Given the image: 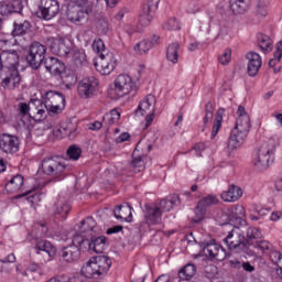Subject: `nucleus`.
<instances>
[{
    "instance_id": "obj_1",
    "label": "nucleus",
    "mask_w": 282,
    "mask_h": 282,
    "mask_svg": "<svg viewBox=\"0 0 282 282\" xmlns=\"http://www.w3.org/2000/svg\"><path fill=\"white\" fill-rule=\"evenodd\" d=\"M237 113L238 118L229 137L228 149H239V145L242 142H246L248 133H250V116L246 112V108L243 106H239Z\"/></svg>"
},
{
    "instance_id": "obj_2",
    "label": "nucleus",
    "mask_w": 282,
    "mask_h": 282,
    "mask_svg": "<svg viewBox=\"0 0 282 282\" xmlns=\"http://www.w3.org/2000/svg\"><path fill=\"white\" fill-rule=\"evenodd\" d=\"M111 263V258L108 256L93 257L83 265L80 274L86 279H100V276H105L109 272Z\"/></svg>"
},
{
    "instance_id": "obj_3",
    "label": "nucleus",
    "mask_w": 282,
    "mask_h": 282,
    "mask_svg": "<svg viewBox=\"0 0 282 282\" xmlns=\"http://www.w3.org/2000/svg\"><path fill=\"white\" fill-rule=\"evenodd\" d=\"M279 147V141L269 139L258 150V156L254 161V166L258 171H265L270 167V162H274V153Z\"/></svg>"
},
{
    "instance_id": "obj_4",
    "label": "nucleus",
    "mask_w": 282,
    "mask_h": 282,
    "mask_svg": "<svg viewBox=\"0 0 282 282\" xmlns=\"http://www.w3.org/2000/svg\"><path fill=\"white\" fill-rule=\"evenodd\" d=\"M90 14H94V1L68 6L66 11L68 21L76 25H85L89 21Z\"/></svg>"
},
{
    "instance_id": "obj_5",
    "label": "nucleus",
    "mask_w": 282,
    "mask_h": 282,
    "mask_svg": "<svg viewBox=\"0 0 282 282\" xmlns=\"http://www.w3.org/2000/svg\"><path fill=\"white\" fill-rule=\"evenodd\" d=\"M42 172L44 175L54 177L56 182H61L67 177V165L58 155L47 156L42 161Z\"/></svg>"
},
{
    "instance_id": "obj_6",
    "label": "nucleus",
    "mask_w": 282,
    "mask_h": 282,
    "mask_svg": "<svg viewBox=\"0 0 282 282\" xmlns=\"http://www.w3.org/2000/svg\"><path fill=\"white\" fill-rule=\"evenodd\" d=\"M228 250H237L243 252L248 257H254V250L246 247V236L239 227H234L224 239Z\"/></svg>"
},
{
    "instance_id": "obj_7",
    "label": "nucleus",
    "mask_w": 282,
    "mask_h": 282,
    "mask_svg": "<svg viewBox=\"0 0 282 282\" xmlns=\"http://www.w3.org/2000/svg\"><path fill=\"white\" fill-rule=\"evenodd\" d=\"M45 54H47V47L40 42H33L29 47L25 61L32 69L36 70L45 63Z\"/></svg>"
},
{
    "instance_id": "obj_8",
    "label": "nucleus",
    "mask_w": 282,
    "mask_h": 282,
    "mask_svg": "<svg viewBox=\"0 0 282 282\" xmlns=\"http://www.w3.org/2000/svg\"><path fill=\"white\" fill-rule=\"evenodd\" d=\"M158 99L153 95H148L143 100L140 101L138 108L135 109V116H147L145 117V129H149L153 124L155 119V105Z\"/></svg>"
},
{
    "instance_id": "obj_9",
    "label": "nucleus",
    "mask_w": 282,
    "mask_h": 282,
    "mask_svg": "<svg viewBox=\"0 0 282 282\" xmlns=\"http://www.w3.org/2000/svg\"><path fill=\"white\" fill-rule=\"evenodd\" d=\"M43 102L50 113H61L65 109V96L56 90L46 91Z\"/></svg>"
},
{
    "instance_id": "obj_10",
    "label": "nucleus",
    "mask_w": 282,
    "mask_h": 282,
    "mask_svg": "<svg viewBox=\"0 0 282 282\" xmlns=\"http://www.w3.org/2000/svg\"><path fill=\"white\" fill-rule=\"evenodd\" d=\"M44 67L52 76H55V78H61L64 85H69L67 77L63 76L65 72H67L65 62L58 59L57 57H46L44 61Z\"/></svg>"
},
{
    "instance_id": "obj_11",
    "label": "nucleus",
    "mask_w": 282,
    "mask_h": 282,
    "mask_svg": "<svg viewBox=\"0 0 282 282\" xmlns=\"http://www.w3.org/2000/svg\"><path fill=\"white\" fill-rule=\"evenodd\" d=\"M159 6L160 0H144L139 14V23L142 28H149L151 25Z\"/></svg>"
},
{
    "instance_id": "obj_12",
    "label": "nucleus",
    "mask_w": 282,
    "mask_h": 282,
    "mask_svg": "<svg viewBox=\"0 0 282 282\" xmlns=\"http://www.w3.org/2000/svg\"><path fill=\"white\" fill-rule=\"evenodd\" d=\"M61 12V6L56 0H41L39 6V11L36 12L39 19H44L45 21H52L56 14Z\"/></svg>"
},
{
    "instance_id": "obj_13",
    "label": "nucleus",
    "mask_w": 282,
    "mask_h": 282,
    "mask_svg": "<svg viewBox=\"0 0 282 282\" xmlns=\"http://www.w3.org/2000/svg\"><path fill=\"white\" fill-rule=\"evenodd\" d=\"M219 204V199H217V196L215 195H207L203 199H200L197 204V206L194 209L195 217L192 218V221L194 224H199L202 219H204V216L206 215V210L210 208V206H215Z\"/></svg>"
},
{
    "instance_id": "obj_14",
    "label": "nucleus",
    "mask_w": 282,
    "mask_h": 282,
    "mask_svg": "<svg viewBox=\"0 0 282 282\" xmlns=\"http://www.w3.org/2000/svg\"><path fill=\"white\" fill-rule=\"evenodd\" d=\"M133 79L127 74H121L115 79V94L118 98H123L133 91Z\"/></svg>"
},
{
    "instance_id": "obj_15",
    "label": "nucleus",
    "mask_w": 282,
    "mask_h": 282,
    "mask_svg": "<svg viewBox=\"0 0 282 282\" xmlns=\"http://www.w3.org/2000/svg\"><path fill=\"white\" fill-rule=\"evenodd\" d=\"M203 253L208 259H215L216 261H224L226 259V249L220 245L209 241V242H202Z\"/></svg>"
},
{
    "instance_id": "obj_16",
    "label": "nucleus",
    "mask_w": 282,
    "mask_h": 282,
    "mask_svg": "<svg viewBox=\"0 0 282 282\" xmlns=\"http://www.w3.org/2000/svg\"><path fill=\"white\" fill-rule=\"evenodd\" d=\"M97 72H100L102 76H109L111 72L116 69V61L111 53H100L99 62L95 63Z\"/></svg>"
},
{
    "instance_id": "obj_17",
    "label": "nucleus",
    "mask_w": 282,
    "mask_h": 282,
    "mask_svg": "<svg viewBox=\"0 0 282 282\" xmlns=\"http://www.w3.org/2000/svg\"><path fill=\"white\" fill-rule=\"evenodd\" d=\"M97 72H100L102 76H109L111 72L116 69V61L111 53H100L99 62L95 63Z\"/></svg>"
},
{
    "instance_id": "obj_18",
    "label": "nucleus",
    "mask_w": 282,
    "mask_h": 282,
    "mask_svg": "<svg viewBox=\"0 0 282 282\" xmlns=\"http://www.w3.org/2000/svg\"><path fill=\"white\" fill-rule=\"evenodd\" d=\"M19 147H21L19 137L6 133L0 137V149L3 153L14 155L19 153Z\"/></svg>"
},
{
    "instance_id": "obj_19",
    "label": "nucleus",
    "mask_w": 282,
    "mask_h": 282,
    "mask_svg": "<svg viewBox=\"0 0 282 282\" xmlns=\"http://www.w3.org/2000/svg\"><path fill=\"white\" fill-rule=\"evenodd\" d=\"M98 89V79L96 77H86L79 82L78 95L80 98H89Z\"/></svg>"
},
{
    "instance_id": "obj_20",
    "label": "nucleus",
    "mask_w": 282,
    "mask_h": 282,
    "mask_svg": "<svg viewBox=\"0 0 282 282\" xmlns=\"http://www.w3.org/2000/svg\"><path fill=\"white\" fill-rule=\"evenodd\" d=\"M247 62V74L251 78H254L259 74V69H261V65H263V61L261 55L257 52H249L246 54Z\"/></svg>"
},
{
    "instance_id": "obj_21",
    "label": "nucleus",
    "mask_w": 282,
    "mask_h": 282,
    "mask_svg": "<svg viewBox=\"0 0 282 282\" xmlns=\"http://www.w3.org/2000/svg\"><path fill=\"white\" fill-rule=\"evenodd\" d=\"M23 0H11L0 4L1 17H12V14H23Z\"/></svg>"
},
{
    "instance_id": "obj_22",
    "label": "nucleus",
    "mask_w": 282,
    "mask_h": 282,
    "mask_svg": "<svg viewBox=\"0 0 282 282\" xmlns=\"http://www.w3.org/2000/svg\"><path fill=\"white\" fill-rule=\"evenodd\" d=\"M57 254L59 260L65 261L66 263H74L80 259V249L73 243L62 248Z\"/></svg>"
},
{
    "instance_id": "obj_23",
    "label": "nucleus",
    "mask_w": 282,
    "mask_h": 282,
    "mask_svg": "<svg viewBox=\"0 0 282 282\" xmlns=\"http://www.w3.org/2000/svg\"><path fill=\"white\" fill-rule=\"evenodd\" d=\"M50 50L56 56H67L72 51L63 37L48 39Z\"/></svg>"
},
{
    "instance_id": "obj_24",
    "label": "nucleus",
    "mask_w": 282,
    "mask_h": 282,
    "mask_svg": "<svg viewBox=\"0 0 282 282\" xmlns=\"http://www.w3.org/2000/svg\"><path fill=\"white\" fill-rule=\"evenodd\" d=\"M144 207V219L147 224H152L154 226L162 224V210H160L158 205L145 204Z\"/></svg>"
},
{
    "instance_id": "obj_25",
    "label": "nucleus",
    "mask_w": 282,
    "mask_h": 282,
    "mask_svg": "<svg viewBox=\"0 0 282 282\" xmlns=\"http://www.w3.org/2000/svg\"><path fill=\"white\" fill-rule=\"evenodd\" d=\"M229 224L235 227H239L243 224V217H246V209L241 205H236L231 207L230 212L227 214Z\"/></svg>"
},
{
    "instance_id": "obj_26",
    "label": "nucleus",
    "mask_w": 282,
    "mask_h": 282,
    "mask_svg": "<svg viewBox=\"0 0 282 282\" xmlns=\"http://www.w3.org/2000/svg\"><path fill=\"white\" fill-rule=\"evenodd\" d=\"M2 54V61L4 63V68L9 72H14L18 69L19 65V53L17 51L8 52V51H0Z\"/></svg>"
},
{
    "instance_id": "obj_27",
    "label": "nucleus",
    "mask_w": 282,
    "mask_h": 282,
    "mask_svg": "<svg viewBox=\"0 0 282 282\" xmlns=\"http://www.w3.org/2000/svg\"><path fill=\"white\" fill-rule=\"evenodd\" d=\"M73 243L78 247L79 252H91V237L89 235L75 234Z\"/></svg>"
},
{
    "instance_id": "obj_28",
    "label": "nucleus",
    "mask_w": 282,
    "mask_h": 282,
    "mask_svg": "<svg viewBox=\"0 0 282 282\" xmlns=\"http://www.w3.org/2000/svg\"><path fill=\"white\" fill-rule=\"evenodd\" d=\"M116 219H121L123 221H133V214L131 213V206L127 203V206L117 205L113 210Z\"/></svg>"
},
{
    "instance_id": "obj_29",
    "label": "nucleus",
    "mask_w": 282,
    "mask_h": 282,
    "mask_svg": "<svg viewBox=\"0 0 282 282\" xmlns=\"http://www.w3.org/2000/svg\"><path fill=\"white\" fill-rule=\"evenodd\" d=\"M261 239V232L259 231V228L257 227H250L247 230V236L245 237V246L246 248H254L257 246L258 241Z\"/></svg>"
},
{
    "instance_id": "obj_30",
    "label": "nucleus",
    "mask_w": 282,
    "mask_h": 282,
    "mask_svg": "<svg viewBox=\"0 0 282 282\" xmlns=\"http://www.w3.org/2000/svg\"><path fill=\"white\" fill-rule=\"evenodd\" d=\"M243 195L241 187L230 185L228 191L224 192L220 197L224 202H237Z\"/></svg>"
},
{
    "instance_id": "obj_31",
    "label": "nucleus",
    "mask_w": 282,
    "mask_h": 282,
    "mask_svg": "<svg viewBox=\"0 0 282 282\" xmlns=\"http://www.w3.org/2000/svg\"><path fill=\"white\" fill-rule=\"evenodd\" d=\"M91 252L102 254L107 248V237L105 236H90Z\"/></svg>"
},
{
    "instance_id": "obj_32",
    "label": "nucleus",
    "mask_w": 282,
    "mask_h": 282,
    "mask_svg": "<svg viewBox=\"0 0 282 282\" xmlns=\"http://www.w3.org/2000/svg\"><path fill=\"white\" fill-rule=\"evenodd\" d=\"M23 175L17 174L13 176L4 186L6 193L12 194V193H19L21 188H23Z\"/></svg>"
},
{
    "instance_id": "obj_33",
    "label": "nucleus",
    "mask_w": 282,
    "mask_h": 282,
    "mask_svg": "<svg viewBox=\"0 0 282 282\" xmlns=\"http://www.w3.org/2000/svg\"><path fill=\"white\" fill-rule=\"evenodd\" d=\"M96 228V220L93 217H86L80 221L79 230L76 235H89L94 237V229Z\"/></svg>"
},
{
    "instance_id": "obj_34",
    "label": "nucleus",
    "mask_w": 282,
    "mask_h": 282,
    "mask_svg": "<svg viewBox=\"0 0 282 282\" xmlns=\"http://www.w3.org/2000/svg\"><path fill=\"white\" fill-rule=\"evenodd\" d=\"M229 6L234 14H246L250 8V0H229Z\"/></svg>"
},
{
    "instance_id": "obj_35",
    "label": "nucleus",
    "mask_w": 282,
    "mask_h": 282,
    "mask_svg": "<svg viewBox=\"0 0 282 282\" xmlns=\"http://www.w3.org/2000/svg\"><path fill=\"white\" fill-rule=\"evenodd\" d=\"M197 274V267L193 263H187L178 271V279L181 281H191Z\"/></svg>"
},
{
    "instance_id": "obj_36",
    "label": "nucleus",
    "mask_w": 282,
    "mask_h": 282,
    "mask_svg": "<svg viewBox=\"0 0 282 282\" xmlns=\"http://www.w3.org/2000/svg\"><path fill=\"white\" fill-rule=\"evenodd\" d=\"M30 28H32V24L28 20L23 22H14L11 34L12 36H25V34L30 32Z\"/></svg>"
},
{
    "instance_id": "obj_37",
    "label": "nucleus",
    "mask_w": 282,
    "mask_h": 282,
    "mask_svg": "<svg viewBox=\"0 0 282 282\" xmlns=\"http://www.w3.org/2000/svg\"><path fill=\"white\" fill-rule=\"evenodd\" d=\"M166 58L174 65L180 61V43H172L167 46Z\"/></svg>"
},
{
    "instance_id": "obj_38",
    "label": "nucleus",
    "mask_w": 282,
    "mask_h": 282,
    "mask_svg": "<svg viewBox=\"0 0 282 282\" xmlns=\"http://www.w3.org/2000/svg\"><path fill=\"white\" fill-rule=\"evenodd\" d=\"M35 247L37 248V250H43L44 252H46V254H48L51 259H54V257H56V247L47 240H41L36 242Z\"/></svg>"
},
{
    "instance_id": "obj_39",
    "label": "nucleus",
    "mask_w": 282,
    "mask_h": 282,
    "mask_svg": "<svg viewBox=\"0 0 282 282\" xmlns=\"http://www.w3.org/2000/svg\"><path fill=\"white\" fill-rule=\"evenodd\" d=\"M10 76L6 77L2 80V87H8L10 83H12L13 87H17V85L21 84V74L19 73V69L9 70Z\"/></svg>"
},
{
    "instance_id": "obj_40",
    "label": "nucleus",
    "mask_w": 282,
    "mask_h": 282,
    "mask_svg": "<svg viewBox=\"0 0 282 282\" xmlns=\"http://www.w3.org/2000/svg\"><path fill=\"white\" fill-rule=\"evenodd\" d=\"M226 110L224 108H219L217 110L215 121H214V126H213V130H212V140H215V137L219 133V129H221V122L224 120V112Z\"/></svg>"
},
{
    "instance_id": "obj_41",
    "label": "nucleus",
    "mask_w": 282,
    "mask_h": 282,
    "mask_svg": "<svg viewBox=\"0 0 282 282\" xmlns=\"http://www.w3.org/2000/svg\"><path fill=\"white\" fill-rule=\"evenodd\" d=\"M258 45L264 53L272 52V39L263 33L258 34Z\"/></svg>"
},
{
    "instance_id": "obj_42",
    "label": "nucleus",
    "mask_w": 282,
    "mask_h": 282,
    "mask_svg": "<svg viewBox=\"0 0 282 282\" xmlns=\"http://www.w3.org/2000/svg\"><path fill=\"white\" fill-rule=\"evenodd\" d=\"M270 6V0H257L256 3V14L261 19L268 17V7Z\"/></svg>"
},
{
    "instance_id": "obj_43",
    "label": "nucleus",
    "mask_w": 282,
    "mask_h": 282,
    "mask_svg": "<svg viewBox=\"0 0 282 282\" xmlns=\"http://www.w3.org/2000/svg\"><path fill=\"white\" fill-rule=\"evenodd\" d=\"M282 58V40L275 44V52L273 53V58L269 61V67L274 68L281 63Z\"/></svg>"
},
{
    "instance_id": "obj_44",
    "label": "nucleus",
    "mask_w": 282,
    "mask_h": 282,
    "mask_svg": "<svg viewBox=\"0 0 282 282\" xmlns=\"http://www.w3.org/2000/svg\"><path fill=\"white\" fill-rule=\"evenodd\" d=\"M69 210H72V207L67 203H57L56 209H55V217H61V219H67V216L69 215Z\"/></svg>"
},
{
    "instance_id": "obj_45",
    "label": "nucleus",
    "mask_w": 282,
    "mask_h": 282,
    "mask_svg": "<svg viewBox=\"0 0 282 282\" xmlns=\"http://www.w3.org/2000/svg\"><path fill=\"white\" fill-rule=\"evenodd\" d=\"M35 259L41 263V265H44V263H50L52 261V257H48L47 252H45L43 249H39L35 246Z\"/></svg>"
},
{
    "instance_id": "obj_46",
    "label": "nucleus",
    "mask_w": 282,
    "mask_h": 282,
    "mask_svg": "<svg viewBox=\"0 0 282 282\" xmlns=\"http://www.w3.org/2000/svg\"><path fill=\"white\" fill-rule=\"evenodd\" d=\"M83 153V150L78 145H70L67 151L66 155L68 160H80V154Z\"/></svg>"
},
{
    "instance_id": "obj_47",
    "label": "nucleus",
    "mask_w": 282,
    "mask_h": 282,
    "mask_svg": "<svg viewBox=\"0 0 282 282\" xmlns=\"http://www.w3.org/2000/svg\"><path fill=\"white\" fill-rule=\"evenodd\" d=\"M151 47H153V45L149 43V41L143 40L135 44L134 52H137V54H140V56H142L143 54H147V52H149Z\"/></svg>"
},
{
    "instance_id": "obj_48",
    "label": "nucleus",
    "mask_w": 282,
    "mask_h": 282,
    "mask_svg": "<svg viewBox=\"0 0 282 282\" xmlns=\"http://www.w3.org/2000/svg\"><path fill=\"white\" fill-rule=\"evenodd\" d=\"M96 30L97 34L100 36L107 34V32H109V22H107L105 19H99L96 23Z\"/></svg>"
},
{
    "instance_id": "obj_49",
    "label": "nucleus",
    "mask_w": 282,
    "mask_h": 282,
    "mask_svg": "<svg viewBox=\"0 0 282 282\" xmlns=\"http://www.w3.org/2000/svg\"><path fill=\"white\" fill-rule=\"evenodd\" d=\"M93 50L99 55L107 54V51H105V42L100 39L94 41Z\"/></svg>"
},
{
    "instance_id": "obj_50",
    "label": "nucleus",
    "mask_w": 282,
    "mask_h": 282,
    "mask_svg": "<svg viewBox=\"0 0 282 282\" xmlns=\"http://www.w3.org/2000/svg\"><path fill=\"white\" fill-rule=\"evenodd\" d=\"M18 111H19V116H21V118H25V116H29L32 118V116L30 115V105H28L25 102L18 104Z\"/></svg>"
},
{
    "instance_id": "obj_51",
    "label": "nucleus",
    "mask_w": 282,
    "mask_h": 282,
    "mask_svg": "<svg viewBox=\"0 0 282 282\" xmlns=\"http://www.w3.org/2000/svg\"><path fill=\"white\" fill-rule=\"evenodd\" d=\"M270 259L274 265H278V268H282V253L281 252L271 251Z\"/></svg>"
},
{
    "instance_id": "obj_52",
    "label": "nucleus",
    "mask_w": 282,
    "mask_h": 282,
    "mask_svg": "<svg viewBox=\"0 0 282 282\" xmlns=\"http://www.w3.org/2000/svg\"><path fill=\"white\" fill-rule=\"evenodd\" d=\"M156 208H160L161 214L169 213L170 210H173V206L170 203L169 198L161 199V202L159 203V206H156Z\"/></svg>"
},
{
    "instance_id": "obj_53",
    "label": "nucleus",
    "mask_w": 282,
    "mask_h": 282,
    "mask_svg": "<svg viewBox=\"0 0 282 282\" xmlns=\"http://www.w3.org/2000/svg\"><path fill=\"white\" fill-rule=\"evenodd\" d=\"M232 56V51L230 48L225 50L224 54L218 57L220 65H228Z\"/></svg>"
},
{
    "instance_id": "obj_54",
    "label": "nucleus",
    "mask_w": 282,
    "mask_h": 282,
    "mask_svg": "<svg viewBox=\"0 0 282 282\" xmlns=\"http://www.w3.org/2000/svg\"><path fill=\"white\" fill-rule=\"evenodd\" d=\"M163 28L164 30H170V31L180 30V22H177V19L173 18V19H170L167 23L163 25Z\"/></svg>"
},
{
    "instance_id": "obj_55",
    "label": "nucleus",
    "mask_w": 282,
    "mask_h": 282,
    "mask_svg": "<svg viewBox=\"0 0 282 282\" xmlns=\"http://www.w3.org/2000/svg\"><path fill=\"white\" fill-rule=\"evenodd\" d=\"M36 226H37L36 229L39 230V232L36 234V238L41 239V238L45 237L48 232L47 225H45L43 223H37Z\"/></svg>"
},
{
    "instance_id": "obj_56",
    "label": "nucleus",
    "mask_w": 282,
    "mask_h": 282,
    "mask_svg": "<svg viewBox=\"0 0 282 282\" xmlns=\"http://www.w3.org/2000/svg\"><path fill=\"white\" fill-rule=\"evenodd\" d=\"M186 12L188 14H197V12H199V3L197 1H191L186 6Z\"/></svg>"
},
{
    "instance_id": "obj_57",
    "label": "nucleus",
    "mask_w": 282,
    "mask_h": 282,
    "mask_svg": "<svg viewBox=\"0 0 282 282\" xmlns=\"http://www.w3.org/2000/svg\"><path fill=\"white\" fill-rule=\"evenodd\" d=\"M131 164L133 169H139L138 173L144 169V161H142V156L133 158Z\"/></svg>"
},
{
    "instance_id": "obj_58",
    "label": "nucleus",
    "mask_w": 282,
    "mask_h": 282,
    "mask_svg": "<svg viewBox=\"0 0 282 282\" xmlns=\"http://www.w3.org/2000/svg\"><path fill=\"white\" fill-rule=\"evenodd\" d=\"M252 248H259L262 252H265V250H270V242L265 240H258L257 245Z\"/></svg>"
},
{
    "instance_id": "obj_59",
    "label": "nucleus",
    "mask_w": 282,
    "mask_h": 282,
    "mask_svg": "<svg viewBox=\"0 0 282 282\" xmlns=\"http://www.w3.org/2000/svg\"><path fill=\"white\" fill-rule=\"evenodd\" d=\"M130 139L131 134H129V132H123L116 139V142L117 144H122V142H128Z\"/></svg>"
},
{
    "instance_id": "obj_60",
    "label": "nucleus",
    "mask_w": 282,
    "mask_h": 282,
    "mask_svg": "<svg viewBox=\"0 0 282 282\" xmlns=\"http://www.w3.org/2000/svg\"><path fill=\"white\" fill-rule=\"evenodd\" d=\"M124 230V227L122 225H117L111 228L107 229V235H116L118 232H122Z\"/></svg>"
},
{
    "instance_id": "obj_61",
    "label": "nucleus",
    "mask_w": 282,
    "mask_h": 282,
    "mask_svg": "<svg viewBox=\"0 0 282 282\" xmlns=\"http://www.w3.org/2000/svg\"><path fill=\"white\" fill-rule=\"evenodd\" d=\"M28 272H41V264L36 262H30L26 267Z\"/></svg>"
},
{
    "instance_id": "obj_62",
    "label": "nucleus",
    "mask_w": 282,
    "mask_h": 282,
    "mask_svg": "<svg viewBox=\"0 0 282 282\" xmlns=\"http://www.w3.org/2000/svg\"><path fill=\"white\" fill-rule=\"evenodd\" d=\"M167 199L172 204V207L177 206L178 204H182V200L180 199V195L177 194L170 195Z\"/></svg>"
},
{
    "instance_id": "obj_63",
    "label": "nucleus",
    "mask_w": 282,
    "mask_h": 282,
    "mask_svg": "<svg viewBox=\"0 0 282 282\" xmlns=\"http://www.w3.org/2000/svg\"><path fill=\"white\" fill-rule=\"evenodd\" d=\"M26 199L30 204H37V202H41V194H32Z\"/></svg>"
},
{
    "instance_id": "obj_64",
    "label": "nucleus",
    "mask_w": 282,
    "mask_h": 282,
    "mask_svg": "<svg viewBox=\"0 0 282 282\" xmlns=\"http://www.w3.org/2000/svg\"><path fill=\"white\" fill-rule=\"evenodd\" d=\"M242 270H245V272H254V265H251L250 262H242Z\"/></svg>"
}]
</instances>
